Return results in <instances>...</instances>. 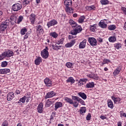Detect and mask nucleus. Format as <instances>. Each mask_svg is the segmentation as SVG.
Wrapping results in <instances>:
<instances>
[{
  "instance_id": "9d476101",
  "label": "nucleus",
  "mask_w": 126,
  "mask_h": 126,
  "mask_svg": "<svg viewBox=\"0 0 126 126\" xmlns=\"http://www.w3.org/2000/svg\"><path fill=\"white\" fill-rule=\"evenodd\" d=\"M56 93H55L54 91H51L48 92L46 95H45V99H48V98H52V97H54V96H56Z\"/></svg>"
},
{
  "instance_id": "9b49d317",
  "label": "nucleus",
  "mask_w": 126,
  "mask_h": 126,
  "mask_svg": "<svg viewBox=\"0 0 126 126\" xmlns=\"http://www.w3.org/2000/svg\"><path fill=\"white\" fill-rule=\"evenodd\" d=\"M30 20L32 24H34L35 21H36V15L35 14H31L30 16Z\"/></svg>"
},
{
  "instance_id": "7ed1b4c3",
  "label": "nucleus",
  "mask_w": 126,
  "mask_h": 126,
  "mask_svg": "<svg viewBox=\"0 0 126 126\" xmlns=\"http://www.w3.org/2000/svg\"><path fill=\"white\" fill-rule=\"evenodd\" d=\"M73 30H72L70 32V34H71V35H77L78 33H80V32L82 31V28L81 27V26H79L78 25H77L76 27L73 28Z\"/></svg>"
},
{
  "instance_id": "49530a36",
  "label": "nucleus",
  "mask_w": 126,
  "mask_h": 126,
  "mask_svg": "<svg viewBox=\"0 0 126 126\" xmlns=\"http://www.w3.org/2000/svg\"><path fill=\"white\" fill-rule=\"evenodd\" d=\"M78 102H79V103H80L81 105H85V102H84V100H82V99L80 98L79 99Z\"/></svg>"
},
{
  "instance_id": "ea45409f",
  "label": "nucleus",
  "mask_w": 126,
  "mask_h": 126,
  "mask_svg": "<svg viewBox=\"0 0 126 126\" xmlns=\"http://www.w3.org/2000/svg\"><path fill=\"white\" fill-rule=\"evenodd\" d=\"M27 97L26 96H24L23 97L20 99V102H22V103H25V100L27 99Z\"/></svg>"
},
{
  "instance_id": "a18cd8bd",
  "label": "nucleus",
  "mask_w": 126,
  "mask_h": 126,
  "mask_svg": "<svg viewBox=\"0 0 126 126\" xmlns=\"http://www.w3.org/2000/svg\"><path fill=\"white\" fill-rule=\"evenodd\" d=\"M16 17H14V19H12V18H11V20H10V22H11V24H12V25H13L15 23H16Z\"/></svg>"
},
{
  "instance_id": "39448f33",
  "label": "nucleus",
  "mask_w": 126,
  "mask_h": 126,
  "mask_svg": "<svg viewBox=\"0 0 126 126\" xmlns=\"http://www.w3.org/2000/svg\"><path fill=\"white\" fill-rule=\"evenodd\" d=\"M14 53H13V52L8 50L4 51L1 54V57H3V58H5L7 57V58H10V57H13L14 56Z\"/></svg>"
},
{
  "instance_id": "a878e982",
  "label": "nucleus",
  "mask_w": 126,
  "mask_h": 126,
  "mask_svg": "<svg viewBox=\"0 0 126 126\" xmlns=\"http://www.w3.org/2000/svg\"><path fill=\"white\" fill-rule=\"evenodd\" d=\"M64 100L65 101V102H66V103H68L71 105H72V104H73V100L70 98L66 97L64 98Z\"/></svg>"
},
{
  "instance_id": "f8f14e48",
  "label": "nucleus",
  "mask_w": 126,
  "mask_h": 126,
  "mask_svg": "<svg viewBox=\"0 0 126 126\" xmlns=\"http://www.w3.org/2000/svg\"><path fill=\"white\" fill-rule=\"evenodd\" d=\"M14 98V93L12 92L8 93L7 95V101H11L12 99Z\"/></svg>"
},
{
  "instance_id": "f257e3e1",
  "label": "nucleus",
  "mask_w": 126,
  "mask_h": 126,
  "mask_svg": "<svg viewBox=\"0 0 126 126\" xmlns=\"http://www.w3.org/2000/svg\"><path fill=\"white\" fill-rule=\"evenodd\" d=\"M64 4L66 6L65 10L68 13H72V9L71 8V4H72V1L71 0H65Z\"/></svg>"
},
{
  "instance_id": "473e14b6",
  "label": "nucleus",
  "mask_w": 126,
  "mask_h": 126,
  "mask_svg": "<svg viewBox=\"0 0 126 126\" xmlns=\"http://www.w3.org/2000/svg\"><path fill=\"white\" fill-rule=\"evenodd\" d=\"M86 112V107H81L80 110V113L81 115H83V114L85 113Z\"/></svg>"
},
{
  "instance_id": "cd10ccee",
  "label": "nucleus",
  "mask_w": 126,
  "mask_h": 126,
  "mask_svg": "<svg viewBox=\"0 0 126 126\" xmlns=\"http://www.w3.org/2000/svg\"><path fill=\"white\" fill-rule=\"evenodd\" d=\"M57 45V44H56L55 45H52L53 50H55V51H58V50H60V48H62V46Z\"/></svg>"
},
{
  "instance_id": "bb28decb",
  "label": "nucleus",
  "mask_w": 126,
  "mask_h": 126,
  "mask_svg": "<svg viewBox=\"0 0 126 126\" xmlns=\"http://www.w3.org/2000/svg\"><path fill=\"white\" fill-rule=\"evenodd\" d=\"M66 82H67L68 83L70 82L71 84H73V83L75 82V80H74V79H73L72 77H70L66 80Z\"/></svg>"
},
{
  "instance_id": "09e8293b",
  "label": "nucleus",
  "mask_w": 126,
  "mask_h": 126,
  "mask_svg": "<svg viewBox=\"0 0 126 126\" xmlns=\"http://www.w3.org/2000/svg\"><path fill=\"white\" fill-rule=\"evenodd\" d=\"M86 120L87 121H90L91 120V114L88 113L86 117Z\"/></svg>"
},
{
  "instance_id": "e433bc0d",
  "label": "nucleus",
  "mask_w": 126,
  "mask_h": 126,
  "mask_svg": "<svg viewBox=\"0 0 126 126\" xmlns=\"http://www.w3.org/2000/svg\"><path fill=\"white\" fill-rule=\"evenodd\" d=\"M109 42H114L117 41V38L115 36H111L109 38Z\"/></svg>"
},
{
  "instance_id": "2f4dec72",
  "label": "nucleus",
  "mask_w": 126,
  "mask_h": 126,
  "mask_svg": "<svg viewBox=\"0 0 126 126\" xmlns=\"http://www.w3.org/2000/svg\"><path fill=\"white\" fill-rule=\"evenodd\" d=\"M96 24L91 25L90 27V30L92 31V32H95L96 31Z\"/></svg>"
},
{
  "instance_id": "aec40b11",
  "label": "nucleus",
  "mask_w": 126,
  "mask_h": 126,
  "mask_svg": "<svg viewBox=\"0 0 126 126\" xmlns=\"http://www.w3.org/2000/svg\"><path fill=\"white\" fill-rule=\"evenodd\" d=\"M78 95H79L80 97H82L83 100H86L87 98V95H86V94H85L84 93L79 92L78 94Z\"/></svg>"
},
{
  "instance_id": "c85d7f7f",
  "label": "nucleus",
  "mask_w": 126,
  "mask_h": 126,
  "mask_svg": "<svg viewBox=\"0 0 126 126\" xmlns=\"http://www.w3.org/2000/svg\"><path fill=\"white\" fill-rule=\"evenodd\" d=\"M65 65L68 67V68H72L73 67L74 64L73 63L68 62L66 63Z\"/></svg>"
},
{
  "instance_id": "c9c22d12",
  "label": "nucleus",
  "mask_w": 126,
  "mask_h": 126,
  "mask_svg": "<svg viewBox=\"0 0 126 126\" xmlns=\"http://www.w3.org/2000/svg\"><path fill=\"white\" fill-rule=\"evenodd\" d=\"M100 2L102 5H105L106 4H109L108 0H101Z\"/></svg>"
},
{
  "instance_id": "0e129e2a",
  "label": "nucleus",
  "mask_w": 126,
  "mask_h": 126,
  "mask_svg": "<svg viewBox=\"0 0 126 126\" xmlns=\"http://www.w3.org/2000/svg\"><path fill=\"white\" fill-rule=\"evenodd\" d=\"M79 85H83V83L82 82V81H81V79H80L79 81V82L78 83Z\"/></svg>"
},
{
  "instance_id": "8fccbe9b",
  "label": "nucleus",
  "mask_w": 126,
  "mask_h": 126,
  "mask_svg": "<svg viewBox=\"0 0 126 126\" xmlns=\"http://www.w3.org/2000/svg\"><path fill=\"white\" fill-rule=\"evenodd\" d=\"M63 38H62L61 39H60L57 43V45H60L61 44H63Z\"/></svg>"
},
{
  "instance_id": "f3484780",
  "label": "nucleus",
  "mask_w": 126,
  "mask_h": 126,
  "mask_svg": "<svg viewBox=\"0 0 126 126\" xmlns=\"http://www.w3.org/2000/svg\"><path fill=\"white\" fill-rule=\"evenodd\" d=\"M10 72L9 69H0V74H6L8 72Z\"/></svg>"
},
{
  "instance_id": "ddd939ff",
  "label": "nucleus",
  "mask_w": 126,
  "mask_h": 126,
  "mask_svg": "<svg viewBox=\"0 0 126 126\" xmlns=\"http://www.w3.org/2000/svg\"><path fill=\"white\" fill-rule=\"evenodd\" d=\"M86 39H84L81 42L79 45V49H84L86 47Z\"/></svg>"
},
{
  "instance_id": "423d86ee",
  "label": "nucleus",
  "mask_w": 126,
  "mask_h": 126,
  "mask_svg": "<svg viewBox=\"0 0 126 126\" xmlns=\"http://www.w3.org/2000/svg\"><path fill=\"white\" fill-rule=\"evenodd\" d=\"M12 8L14 11H18V10H20L22 8V5L17 3L12 6Z\"/></svg>"
},
{
  "instance_id": "4468645a",
  "label": "nucleus",
  "mask_w": 126,
  "mask_h": 126,
  "mask_svg": "<svg viewBox=\"0 0 126 126\" xmlns=\"http://www.w3.org/2000/svg\"><path fill=\"white\" fill-rule=\"evenodd\" d=\"M75 44V39L71 40L69 43H67L65 44V48H71L73 45Z\"/></svg>"
},
{
  "instance_id": "4d7b16f0",
  "label": "nucleus",
  "mask_w": 126,
  "mask_h": 126,
  "mask_svg": "<svg viewBox=\"0 0 126 126\" xmlns=\"http://www.w3.org/2000/svg\"><path fill=\"white\" fill-rule=\"evenodd\" d=\"M30 2V1H29V0H24V4H26V5H27V4H29Z\"/></svg>"
},
{
  "instance_id": "5701e85b",
  "label": "nucleus",
  "mask_w": 126,
  "mask_h": 126,
  "mask_svg": "<svg viewBox=\"0 0 126 126\" xmlns=\"http://www.w3.org/2000/svg\"><path fill=\"white\" fill-rule=\"evenodd\" d=\"M122 68L121 67H118L116 68L115 71L113 72V75L114 76H117L121 72Z\"/></svg>"
},
{
  "instance_id": "7c9ffc66",
  "label": "nucleus",
  "mask_w": 126,
  "mask_h": 126,
  "mask_svg": "<svg viewBox=\"0 0 126 126\" xmlns=\"http://www.w3.org/2000/svg\"><path fill=\"white\" fill-rule=\"evenodd\" d=\"M96 8L94 7V5H91V6H87L86 7V9H87V10H95V9Z\"/></svg>"
},
{
  "instance_id": "f704fd0d",
  "label": "nucleus",
  "mask_w": 126,
  "mask_h": 126,
  "mask_svg": "<svg viewBox=\"0 0 126 126\" xmlns=\"http://www.w3.org/2000/svg\"><path fill=\"white\" fill-rule=\"evenodd\" d=\"M114 47L116 49H117V50H119V49L122 48V44L120 43H117L114 44Z\"/></svg>"
},
{
  "instance_id": "1a4fd4ad",
  "label": "nucleus",
  "mask_w": 126,
  "mask_h": 126,
  "mask_svg": "<svg viewBox=\"0 0 126 126\" xmlns=\"http://www.w3.org/2000/svg\"><path fill=\"white\" fill-rule=\"evenodd\" d=\"M57 24H58V21L55 19H53L47 23V26L48 28H50V27L55 26V25H57Z\"/></svg>"
},
{
  "instance_id": "c03bdc74",
  "label": "nucleus",
  "mask_w": 126,
  "mask_h": 126,
  "mask_svg": "<svg viewBox=\"0 0 126 126\" xmlns=\"http://www.w3.org/2000/svg\"><path fill=\"white\" fill-rule=\"evenodd\" d=\"M51 105H52V101H50L49 100H48L46 102L45 106L46 107H50Z\"/></svg>"
},
{
  "instance_id": "774afa93",
  "label": "nucleus",
  "mask_w": 126,
  "mask_h": 126,
  "mask_svg": "<svg viewBox=\"0 0 126 126\" xmlns=\"http://www.w3.org/2000/svg\"><path fill=\"white\" fill-rule=\"evenodd\" d=\"M118 126H122V122H118Z\"/></svg>"
},
{
  "instance_id": "680f3d73",
  "label": "nucleus",
  "mask_w": 126,
  "mask_h": 126,
  "mask_svg": "<svg viewBox=\"0 0 126 126\" xmlns=\"http://www.w3.org/2000/svg\"><path fill=\"white\" fill-rule=\"evenodd\" d=\"M97 41L99 42V43H102V42H103V39L100 37H99L97 38Z\"/></svg>"
},
{
  "instance_id": "f03ea898",
  "label": "nucleus",
  "mask_w": 126,
  "mask_h": 126,
  "mask_svg": "<svg viewBox=\"0 0 126 126\" xmlns=\"http://www.w3.org/2000/svg\"><path fill=\"white\" fill-rule=\"evenodd\" d=\"M9 22H10V21L9 19H7L4 22L1 23V24L0 25V33L3 32L7 28V26L9 25Z\"/></svg>"
},
{
  "instance_id": "864d4df0",
  "label": "nucleus",
  "mask_w": 126,
  "mask_h": 126,
  "mask_svg": "<svg viewBox=\"0 0 126 126\" xmlns=\"http://www.w3.org/2000/svg\"><path fill=\"white\" fill-rule=\"evenodd\" d=\"M93 79H94L95 80H98L99 79V77L97 75H95V74L94 73V77L93 78Z\"/></svg>"
},
{
  "instance_id": "603ef678",
  "label": "nucleus",
  "mask_w": 126,
  "mask_h": 126,
  "mask_svg": "<svg viewBox=\"0 0 126 126\" xmlns=\"http://www.w3.org/2000/svg\"><path fill=\"white\" fill-rule=\"evenodd\" d=\"M72 105H73L74 108H77L78 107V103L76 101H74L73 104H72Z\"/></svg>"
},
{
  "instance_id": "052dcab7",
  "label": "nucleus",
  "mask_w": 126,
  "mask_h": 126,
  "mask_svg": "<svg viewBox=\"0 0 126 126\" xmlns=\"http://www.w3.org/2000/svg\"><path fill=\"white\" fill-rule=\"evenodd\" d=\"M94 73L91 74H89L87 75V76H88V77H89L90 78H93V77L94 76Z\"/></svg>"
},
{
  "instance_id": "58836bf2",
  "label": "nucleus",
  "mask_w": 126,
  "mask_h": 126,
  "mask_svg": "<svg viewBox=\"0 0 126 126\" xmlns=\"http://www.w3.org/2000/svg\"><path fill=\"white\" fill-rule=\"evenodd\" d=\"M37 31H39V33H43V32H44V30H43V28H42L41 25L37 26Z\"/></svg>"
},
{
  "instance_id": "a19ab883",
  "label": "nucleus",
  "mask_w": 126,
  "mask_h": 126,
  "mask_svg": "<svg viewBox=\"0 0 126 126\" xmlns=\"http://www.w3.org/2000/svg\"><path fill=\"white\" fill-rule=\"evenodd\" d=\"M72 99L74 101H77L78 102V101H79L80 98H79V97H78L77 96L73 95V96H72Z\"/></svg>"
},
{
  "instance_id": "338daca9",
  "label": "nucleus",
  "mask_w": 126,
  "mask_h": 126,
  "mask_svg": "<svg viewBox=\"0 0 126 126\" xmlns=\"http://www.w3.org/2000/svg\"><path fill=\"white\" fill-rule=\"evenodd\" d=\"M20 91H19V90H17L16 91V94H20Z\"/></svg>"
},
{
  "instance_id": "72a5a7b5",
  "label": "nucleus",
  "mask_w": 126,
  "mask_h": 126,
  "mask_svg": "<svg viewBox=\"0 0 126 126\" xmlns=\"http://www.w3.org/2000/svg\"><path fill=\"white\" fill-rule=\"evenodd\" d=\"M116 28H117V27H116V26L115 25H110L108 27V30H110L111 31H112L113 30H115V29H116Z\"/></svg>"
},
{
  "instance_id": "37998d69",
  "label": "nucleus",
  "mask_w": 126,
  "mask_h": 126,
  "mask_svg": "<svg viewBox=\"0 0 126 126\" xmlns=\"http://www.w3.org/2000/svg\"><path fill=\"white\" fill-rule=\"evenodd\" d=\"M7 63H8L7 62L4 61V62L1 63V66L2 67H5V66H6L7 65Z\"/></svg>"
},
{
  "instance_id": "2eb2a0df",
  "label": "nucleus",
  "mask_w": 126,
  "mask_h": 126,
  "mask_svg": "<svg viewBox=\"0 0 126 126\" xmlns=\"http://www.w3.org/2000/svg\"><path fill=\"white\" fill-rule=\"evenodd\" d=\"M45 84H46V86L50 87L52 86V81L49 78H46L44 80Z\"/></svg>"
},
{
  "instance_id": "6e6d98bb",
  "label": "nucleus",
  "mask_w": 126,
  "mask_h": 126,
  "mask_svg": "<svg viewBox=\"0 0 126 126\" xmlns=\"http://www.w3.org/2000/svg\"><path fill=\"white\" fill-rule=\"evenodd\" d=\"M68 39H73V38H76V36H75V35H69L68 37Z\"/></svg>"
},
{
  "instance_id": "3c124183",
  "label": "nucleus",
  "mask_w": 126,
  "mask_h": 126,
  "mask_svg": "<svg viewBox=\"0 0 126 126\" xmlns=\"http://www.w3.org/2000/svg\"><path fill=\"white\" fill-rule=\"evenodd\" d=\"M23 20V17L22 16H20L18 19V23H20L21 21Z\"/></svg>"
},
{
  "instance_id": "a211bd4d",
  "label": "nucleus",
  "mask_w": 126,
  "mask_h": 126,
  "mask_svg": "<svg viewBox=\"0 0 126 126\" xmlns=\"http://www.w3.org/2000/svg\"><path fill=\"white\" fill-rule=\"evenodd\" d=\"M69 24L72 26V28H75L77 26V24L71 19L69 20Z\"/></svg>"
},
{
  "instance_id": "69168bd1",
  "label": "nucleus",
  "mask_w": 126,
  "mask_h": 126,
  "mask_svg": "<svg viewBox=\"0 0 126 126\" xmlns=\"http://www.w3.org/2000/svg\"><path fill=\"white\" fill-rule=\"evenodd\" d=\"M100 118L101 119V120H105L106 119V117L104 116H100Z\"/></svg>"
},
{
  "instance_id": "6ab92c4d",
  "label": "nucleus",
  "mask_w": 126,
  "mask_h": 126,
  "mask_svg": "<svg viewBox=\"0 0 126 126\" xmlns=\"http://www.w3.org/2000/svg\"><path fill=\"white\" fill-rule=\"evenodd\" d=\"M107 105L108 108H110V109H113L114 108V103L111 99H108L107 100Z\"/></svg>"
},
{
  "instance_id": "393cba45",
  "label": "nucleus",
  "mask_w": 126,
  "mask_h": 126,
  "mask_svg": "<svg viewBox=\"0 0 126 126\" xmlns=\"http://www.w3.org/2000/svg\"><path fill=\"white\" fill-rule=\"evenodd\" d=\"M111 99L114 101L115 104L117 102L119 103V102H121V98H120V97H116L115 96H111Z\"/></svg>"
},
{
  "instance_id": "de8ad7c7",
  "label": "nucleus",
  "mask_w": 126,
  "mask_h": 126,
  "mask_svg": "<svg viewBox=\"0 0 126 126\" xmlns=\"http://www.w3.org/2000/svg\"><path fill=\"white\" fill-rule=\"evenodd\" d=\"M120 117L121 118H123V117H125V118H126V113H124V112H120Z\"/></svg>"
},
{
  "instance_id": "5fc2aeb1",
  "label": "nucleus",
  "mask_w": 126,
  "mask_h": 126,
  "mask_svg": "<svg viewBox=\"0 0 126 126\" xmlns=\"http://www.w3.org/2000/svg\"><path fill=\"white\" fill-rule=\"evenodd\" d=\"M81 79V81H82L83 82V83H86V82H87V81H88V79L85 78V79Z\"/></svg>"
},
{
  "instance_id": "79ce46f5",
  "label": "nucleus",
  "mask_w": 126,
  "mask_h": 126,
  "mask_svg": "<svg viewBox=\"0 0 126 126\" xmlns=\"http://www.w3.org/2000/svg\"><path fill=\"white\" fill-rule=\"evenodd\" d=\"M26 32H27V29L26 28L21 30V34H22V35H24Z\"/></svg>"
},
{
  "instance_id": "20e7f679",
  "label": "nucleus",
  "mask_w": 126,
  "mask_h": 126,
  "mask_svg": "<svg viewBox=\"0 0 126 126\" xmlns=\"http://www.w3.org/2000/svg\"><path fill=\"white\" fill-rule=\"evenodd\" d=\"M48 50H49L48 47H46L41 52V56L43 59H48V57H49V52L48 51Z\"/></svg>"
},
{
  "instance_id": "dca6fc26",
  "label": "nucleus",
  "mask_w": 126,
  "mask_h": 126,
  "mask_svg": "<svg viewBox=\"0 0 126 126\" xmlns=\"http://www.w3.org/2000/svg\"><path fill=\"white\" fill-rule=\"evenodd\" d=\"M63 107V103L61 102H57L55 104V110L57 111L59 108Z\"/></svg>"
},
{
  "instance_id": "bf43d9fd",
  "label": "nucleus",
  "mask_w": 126,
  "mask_h": 126,
  "mask_svg": "<svg viewBox=\"0 0 126 126\" xmlns=\"http://www.w3.org/2000/svg\"><path fill=\"white\" fill-rule=\"evenodd\" d=\"M8 125V123H7V121H4L1 126H7Z\"/></svg>"
},
{
  "instance_id": "c756f323",
  "label": "nucleus",
  "mask_w": 126,
  "mask_h": 126,
  "mask_svg": "<svg viewBox=\"0 0 126 126\" xmlns=\"http://www.w3.org/2000/svg\"><path fill=\"white\" fill-rule=\"evenodd\" d=\"M84 19H85V16H82L78 20V22L79 23H83L84 22Z\"/></svg>"
},
{
  "instance_id": "412c9836",
  "label": "nucleus",
  "mask_w": 126,
  "mask_h": 126,
  "mask_svg": "<svg viewBox=\"0 0 126 126\" xmlns=\"http://www.w3.org/2000/svg\"><path fill=\"white\" fill-rule=\"evenodd\" d=\"M95 86V84L94 82H89V83H87L86 85V88H94Z\"/></svg>"
},
{
  "instance_id": "4be33fe9",
  "label": "nucleus",
  "mask_w": 126,
  "mask_h": 126,
  "mask_svg": "<svg viewBox=\"0 0 126 126\" xmlns=\"http://www.w3.org/2000/svg\"><path fill=\"white\" fill-rule=\"evenodd\" d=\"M40 63H42V58L41 57H38L34 61V63L36 65H39Z\"/></svg>"
},
{
  "instance_id": "0eeeda50",
  "label": "nucleus",
  "mask_w": 126,
  "mask_h": 126,
  "mask_svg": "<svg viewBox=\"0 0 126 126\" xmlns=\"http://www.w3.org/2000/svg\"><path fill=\"white\" fill-rule=\"evenodd\" d=\"M88 42L90 43L91 46L93 47L97 46V40L94 37H89Z\"/></svg>"
},
{
  "instance_id": "e2e57ef3",
  "label": "nucleus",
  "mask_w": 126,
  "mask_h": 126,
  "mask_svg": "<svg viewBox=\"0 0 126 126\" xmlns=\"http://www.w3.org/2000/svg\"><path fill=\"white\" fill-rule=\"evenodd\" d=\"M104 63H109L110 62V60H108V59H104L103 60Z\"/></svg>"
},
{
  "instance_id": "13d9d810",
  "label": "nucleus",
  "mask_w": 126,
  "mask_h": 126,
  "mask_svg": "<svg viewBox=\"0 0 126 126\" xmlns=\"http://www.w3.org/2000/svg\"><path fill=\"white\" fill-rule=\"evenodd\" d=\"M56 116V113L53 112L51 116V120H54V117Z\"/></svg>"
},
{
  "instance_id": "b1692460",
  "label": "nucleus",
  "mask_w": 126,
  "mask_h": 126,
  "mask_svg": "<svg viewBox=\"0 0 126 126\" xmlns=\"http://www.w3.org/2000/svg\"><path fill=\"white\" fill-rule=\"evenodd\" d=\"M43 111V104H39L37 107V112H38V113H39V114H41V113H42Z\"/></svg>"
},
{
  "instance_id": "6e6552de",
  "label": "nucleus",
  "mask_w": 126,
  "mask_h": 126,
  "mask_svg": "<svg viewBox=\"0 0 126 126\" xmlns=\"http://www.w3.org/2000/svg\"><path fill=\"white\" fill-rule=\"evenodd\" d=\"M107 24H108V23L107 22V20H102L100 21L98 24V26L99 27H101V28H107Z\"/></svg>"
},
{
  "instance_id": "4c0bfd02",
  "label": "nucleus",
  "mask_w": 126,
  "mask_h": 126,
  "mask_svg": "<svg viewBox=\"0 0 126 126\" xmlns=\"http://www.w3.org/2000/svg\"><path fill=\"white\" fill-rule=\"evenodd\" d=\"M50 35L52 37H53V38H57L58 36L59 35L57 32H52L50 33Z\"/></svg>"
}]
</instances>
